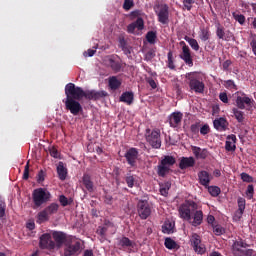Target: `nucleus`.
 <instances>
[{
	"label": "nucleus",
	"mask_w": 256,
	"mask_h": 256,
	"mask_svg": "<svg viewBox=\"0 0 256 256\" xmlns=\"http://www.w3.org/2000/svg\"><path fill=\"white\" fill-rule=\"evenodd\" d=\"M108 62L112 71H115V73H119V71H121V62L115 61L113 58H110Z\"/></svg>",
	"instance_id": "32"
},
{
	"label": "nucleus",
	"mask_w": 256,
	"mask_h": 256,
	"mask_svg": "<svg viewBox=\"0 0 256 256\" xmlns=\"http://www.w3.org/2000/svg\"><path fill=\"white\" fill-rule=\"evenodd\" d=\"M5 209H6L5 203H1L0 204V219H3V217H5Z\"/></svg>",
	"instance_id": "58"
},
{
	"label": "nucleus",
	"mask_w": 256,
	"mask_h": 256,
	"mask_svg": "<svg viewBox=\"0 0 256 256\" xmlns=\"http://www.w3.org/2000/svg\"><path fill=\"white\" fill-rule=\"evenodd\" d=\"M174 229H175V222L166 220L162 225V232L166 233V235H171V233L174 232Z\"/></svg>",
	"instance_id": "26"
},
{
	"label": "nucleus",
	"mask_w": 256,
	"mask_h": 256,
	"mask_svg": "<svg viewBox=\"0 0 256 256\" xmlns=\"http://www.w3.org/2000/svg\"><path fill=\"white\" fill-rule=\"evenodd\" d=\"M108 83L112 91H117V89L121 87V82L119 81V79H117L116 76L110 77Z\"/></svg>",
	"instance_id": "27"
},
{
	"label": "nucleus",
	"mask_w": 256,
	"mask_h": 256,
	"mask_svg": "<svg viewBox=\"0 0 256 256\" xmlns=\"http://www.w3.org/2000/svg\"><path fill=\"white\" fill-rule=\"evenodd\" d=\"M169 125L170 127H179L181 125V121H183V113L181 112H173L169 117H168Z\"/></svg>",
	"instance_id": "15"
},
{
	"label": "nucleus",
	"mask_w": 256,
	"mask_h": 256,
	"mask_svg": "<svg viewBox=\"0 0 256 256\" xmlns=\"http://www.w3.org/2000/svg\"><path fill=\"white\" fill-rule=\"evenodd\" d=\"M251 103H253V100L247 96H238L236 98V105L238 109H245V105H247V107H251Z\"/></svg>",
	"instance_id": "19"
},
{
	"label": "nucleus",
	"mask_w": 256,
	"mask_h": 256,
	"mask_svg": "<svg viewBox=\"0 0 256 256\" xmlns=\"http://www.w3.org/2000/svg\"><path fill=\"white\" fill-rule=\"evenodd\" d=\"M236 21L240 23V25H243L245 23V16L244 15H236L235 16Z\"/></svg>",
	"instance_id": "61"
},
{
	"label": "nucleus",
	"mask_w": 256,
	"mask_h": 256,
	"mask_svg": "<svg viewBox=\"0 0 256 256\" xmlns=\"http://www.w3.org/2000/svg\"><path fill=\"white\" fill-rule=\"evenodd\" d=\"M195 72H190L186 74V79L189 80V88L191 91H195L196 93H205V83L199 80L194 76Z\"/></svg>",
	"instance_id": "7"
},
{
	"label": "nucleus",
	"mask_w": 256,
	"mask_h": 256,
	"mask_svg": "<svg viewBox=\"0 0 256 256\" xmlns=\"http://www.w3.org/2000/svg\"><path fill=\"white\" fill-rule=\"evenodd\" d=\"M41 249H55V242L51 240V234H43L40 237Z\"/></svg>",
	"instance_id": "14"
},
{
	"label": "nucleus",
	"mask_w": 256,
	"mask_h": 256,
	"mask_svg": "<svg viewBox=\"0 0 256 256\" xmlns=\"http://www.w3.org/2000/svg\"><path fill=\"white\" fill-rule=\"evenodd\" d=\"M174 163H176V160L173 156H164V158L161 160V164L166 167H171Z\"/></svg>",
	"instance_id": "33"
},
{
	"label": "nucleus",
	"mask_w": 256,
	"mask_h": 256,
	"mask_svg": "<svg viewBox=\"0 0 256 256\" xmlns=\"http://www.w3.org/2000/svg\"><path fill=\"white\" fill-rule=\"evenodd\" d=\"M164 245H165L166 249H170V250L177 249V247H178L177 242H175V240H173L171 238H166Z\"/></svg>",
	"instance_id": "36"
},
{
	"label": "nucleus",
	"mask_w": 256,
	"mask_h": 256,
	"mask_svg": "<svg viewBox=\"0 0 256 256\" xmlns=\"http://www.w3.org/2000/svg\"><path fill=\"white\" fill-rule=\"evenodd\" d=\"M200 128H201V124L195 123V124H192V125L190 126V131H191L194 135H197V133H199V131H200Z\"/></svg>",
	"instance_id": "48"
},
{
	"label": "nucleus",
	"mask_w": 256,
	"mask_h": 256,
	"mask_svg": "<svg viewBox=\"0 0 256 256\" xmlns=\"http://www.w3.org/2000/svg\"><path fill=\"white\" fill-rule=\"evenodd\" d=\"M253 193H254L253 185H248L247 190H246V195H247L248 199H253Z\"/></svg>",
	"instance_id": "52"
},
{
	"label": "nucleus",
	"mask_w": 256,
	"mask_h": 256,
	"mask_svg": "<svg viewBox=\"0 0 256 256\" xmlns=\"http://www.w3.org/2000/svg\"><path fill=\"white\" fill-rule=\"evenodd\" d=\"M249 245L243 241V239H239L234 241L232 244V253L234 256H253V249H247Z\"/></svg>",
	"instance_id": "3"
},
{
	"label": "nucleus",
	"mask_w": 256,
	"mask_h": 256,
	"mask_svg": "<svg viewBox=\"0 0 256 256\" xmlns=\"http://www.w3.org/2000/svg\"><path fill=\"white\" fill-rule=\"evenodd\" d=\"M145 138L153 149H161V131L159 129H146Z\"/></svg>",
	"instance_id": "6"
},
{
	"label": "nucleus",
	"mask_w": 256,
	"mask_h": 256,
	"mask_svg": "<svg viewBox=\"0 0 256 256\" xmlns=\"http://www.w3.org/2000/svg\"><path fill=\"white\" fill-rule=\"evenodd\" d=\"M169 189H171V182H164L160 184V195L167 197V195H169Z\"/></svg>",
	"instance_id": "30"
},
{
	"label": "nucleus",
	"mask_w": 256,
	"mask_h": 256,
	"mask_svg": "<svg viewBox=\"0 0 256 256\" xmlns=\"http://www.w3.org/2000/svg\"><path fill=\"white\" fill-rule=\"evenodd\" d=\"M156 14L159 23H162V25H167V23H169V6L167 4L159 5Z\"/></svg>",
	"instance_id": "9"
},
{
	"label": "nucleus",
	"mask_w": 256,
	"mask_h": 256,
	"mask_svg": "<svg viewBox=\"0 0 256 256\" xmlns=\"http://www.w3.org/2000/svg\"><path fill=\"white\" fill-rule=\"evenodd\" d=\"M213 231L215 233V235H223L225 233V229H223V227L216 225L213 227Z\"/></svg>",
	"instance_id": "49"
},
{
	"label": "nucleus",
	"mask_w": 256,
	"mask_h": 256,
	"mask_svg": "<svg viewBox=\"0 0 256 256\" xmlns=\"http://www.w3.org/2000/svg\"><path fill=\"white\" fill-rule=\"evenodd\" d=\"M245 198H238V211L235 213V219H241L243 217V213L245 212Z\"/></svg>",
	"instance_id": "23"
},
{
	"label": "nucleus",
	"mask_w": 256,
	"mask_h": 256,
	"mask_svg": "<svg viewBox=\"0 0 256 256\" xmlns=\"http://www.w3.org/2000/svg\"><path fill=\"white\" fill-rule=\"evenodd\" d=\"M184 39L187 41V43H189L190 47L194 51H199V42H197L194 38H190L189 36H185Z\"/></svg>",
	"instance_id": "34"
},
{
	"label": "nucleus",
	"mask_w": 256,
	"mask_h": 256,
	"mask_svg": "<svg viewBox=\"0 0 256 256\" xmlns=\"http://www.w3.org/2000/svg\"><path fill=\"white\" fill-rule=\"evenodd\" d=\"M49 153L51 157H54V159H59V151H57V148L55 147L50 148Z\"/></svg>",
	"instance_id": "53"
},
{
	"label": "nucleus",
	"mask_w": 256,
	"mask_h": 256,
	"mask_svg": "<svg viewBox=\"0 0 256 256\" xmlns=\"http://www.w3.org/2000/svg\"><path fill=\"white\" fill-rule=\"evenodd\" d=\"M58 177L61 181H65L67 179V168L63 162H59L57 166Z\"/></svg>",
	"instance_id": "25"
},
{
	"label": "nucleus",
	"mask_w": 256,
	"mask_h": 256,
	"mask_svg": "<svg viewBox=\"0 0 256 256\" xmlns=\"http://www.w3.org/2000/svg\"><path fill=\"white\" fill-rule=\"evenodd\" d=\"M211 129L209 128V124H204L202 127H200V133L201 135H207Z\"/></svg>",
	"instance_id": "50"
},
{
	"label": "nucleus",
	"mask_w": 256,
	"mask_h": 256,
	"mask_svg": "<svg viewBox=\"0 0 256 256\" xmlns=\"http://www.w3.org/2000/svg\"><path fill=\"white\" fill-rule=\"evenodd\" d=\"M49 213L47 212L46 209L42 210L41 212L38 213L37 216V223H45V221H49Z\"/></svg>",
	"instance_id": "31"
},
{
	"label": "nucleus",
	"mask_w": 256,
	"mask_h": 256,
	"mask_svg": "<svg viewBox=\"0 0 256 256\" xmlns=\"http://www.w3.org/2000/svg\"><path fill=\"white\" fill-rule=\"evenodd\" d=\"M167 58H168V61H167L168 69L175 70V62L173 60V52L172 51L168 52Z\"/></svg>",
	"instance_id": "40"
},
{
	"label": "nucleus",
	"mask_w": 256,
	"mask_h": 256,
	"mask_svg": "<svg viewBox=\"0 0 256 256\" xmlns=\"http://www.w3.org/2000/svg\"><path fill=\"white\" fill-rule=\"evenodd\" d=\"M211 174L209 172L202 170L198 172V181L200 185H203V187H209V184L211 183Z\"/></svg>",
	"instance_id": "16"
},
{
	"label": "nucleus",
	"mask_w": 256,
	"mask_h": 256,
	"mask_svg": "<svg viewBox=\"0 0 256 256\" xmlns=\"http://www.w3.org/2000/svg\"><path fill=\"white\" fill-rule=\"evenodd\" d=\"M52 237L54 239L55 247L60 249V247H63V245H66L67 240H69V237L65 235L63 232H53Z\"/></svg>",
	"instance_id": "13"
},
{
	"label": "nucleus",
	"mask_w": 256,
	"mask_h": 256,
	"mask_svg": "<svg viewBox=\"0 0 256 256\" xmlns=\"http://www.w3.org/2000/svg\"><path fill=\"white\" fill-rule=\"evenodd\" d=\"M199 38L205 42L209 41L211 38V31H209V28H201L199 32Z\"/></svg>",
	"instance_id": "28"
},
{
	"label": "nucleus",
	"mask_w": 256,
	"mask_h": 256,
	"mask_svg": "<svg viewBox=\"0 0 256 256\" xmlns=\"http://www.w3.org/2000/svg\"><path fill=\"white\" fill-rule=\"evenodd\" d=\"M118 245H120V247H133V241H131L129 238L127 237H122L119 240Z\"/></svg>",
	"instance_id": "39"
},
{
	"label": "nucleus",
	"mask_w": 256,
	"mask_h": 256,
	"mask_svg": "<svg viewBox=\"0 0 256 256\" xmlns=\"http://www.w3.org/2000/svg\"><path fill=\"white\" fill-rule=\"evenodd\" d=\"M42 181H45V172L43 170L38 173V183H42Z\"/></svg>",
	"instance_id": "63"
},
{
	"label": "nucleus",
	"mask_w": 256,
	"mask_h": 256,
	"mask_svg": "<svg viewBox=\"0 0 256 256\" xmlns=\"http://www.w3.org/2000/svg\"><path fill=\"white\" fill-rule=\"evenodd\" d=\"M190 242L195 253H198L200 255H203V253H205V245L201 243V236H199L197 233H193L191 235Z\"/></svg>",
	"instance_id": "10"
},
{
	"label": "nucleus",
	"mask_w": 256,
	"mask_h": 256,
	"mask_svg": "<svg viewBox=\"0 0 256 256\" xmlns=\"http://www.w3.org/2000/svg\"><path fill=\"white\" fill-rule=\"evenodd\" d=\"M208 191L212 197H218V195L221 193V188L217 186H210L208 187Z\"/></svg>",
	"instance_id": "43"
},
{
	"label": "nucleus",
	"mask_w": 256,
	"mask_h": 256,
	"mask_svg": "<svg viewBox=\"0 0 256 256\" xmlns=\"http://www.w3.org/2000/svg\"><path fill=\"white\" fill-rule=\"evenodd\" d=\"M82 183L84 187L89 191V193H93V181H91V176L89 174H84L82 178Z\"/></svg>",
	"instance_id": "24"
},
{
	"label": "nucleus",
	"mask_w": 256,
	"mask_h": 256,
	"mask_svg": "<svg viewBox=\"0 0 256 256\" xmlns=\"http://www.w3.org/2000/svg\"><path fill=\"white\" fill-rule=\"evenodd\" d=\"M134 5L135 2H133V0H124L123 9H125V11H129Z\"/></svg>",
	"instance_id": "46"
},
{
	"label": "nucleus",
	"mask_w": 256,
	"mask_h": 256,
	"mask_svg": "<svg viewBox=\"0 0 256 256\" xmlns=\"http://www.w3.org/2000/svg\"><path fill=\"white\" fill-rule=\"evenodd\" d=\"M241 179H242V181H244L246 183H251V181H253V178L249 174H247L245 172H243L241 174Z\"/></svg>",
	"instance_id": "51"
},
{
	"label": "nucleus",
	"mask_w": 256,
	"mask_h": 256,
	"mask_svg": "<svg viewBox=\"0 0 256 256\" xmlns=\"http://www.w3.org/2000/svg\"><path fill=\"white\" fill-rule=\"evenodd\" d=\"M155 57V50H149L146 54H145V60L146 61H151V59H153Z\"/></svg>",
	"instance_id": "55"
},
{
	"label": "nucleus",
	"mask_w": 256,
	"mask_h": 256,
	"mask_svg": "<svg viewBox=\"0 0 256 256\" xmlns=\"http://www.w3.org/2000/svg\"><path fill=\"white\" fill-rule=\"evenodd\" d=\"M134 100L135 94H133V92H123L120 96V101L126 103V105H133Z\"/></svg>",
	"instance_id": "21"
},
{
	"label": "nucleus",
	"mask_w": 256,
	"mask_h": 256,
	"mask_svg": "<svg viewBox=\"0 0 256 256\" xmlns=\"http://www.w3.org/2000/svg\"><path fill=\"white\" fill-rule=\"evenodd\" d=\"M213 125L214 129L217 131H226L229 123L227 122V119L220 117L214 120Z\"/></svg>",
	"instance_id": "18"
},
{
	"label": "nucleus",
	"mask_w": 256,
	"mask_h": 256,
	"mask_svg": "<svg viewBox=\"0 0 256 256\" xmlns=\"http://www.w3.org/2000/svg\"><path fill=\"white\" fill-rule=\"evenodd\" d=\"M146 39L148 43H150L151 45H155V40L157 39V32L149 31L146 34Z\"/></svg>",
	"instance_id": "41"
},
{
	"label": "nucleus",
	"mask_w": 256,
	"mask_h": 256,
	"mask_svg": "<svg viewBox=\"0 0 256 256\" xmlns=\"http://www.w3.org/2000/svg\"><path fill=\"white\" fill-rule=\"evenodd\" d=\"M198 205L192 200H187L178 208L180 219L188 221L193 227H199L203 223V211L197 210Z\"/></svg>",
	"instance_id": "2"
},
{
	"label": "nucleus",
	"mask_w": 256,
	"mask_h": 256,
	"mask_svg": "<svg viewBox=\"0 0 256 256\" xmlns=\"http://www.w3.org/2000/svg\"><path fill=\"white\" fill-rule=\"evenodd\" d=\"M32 199L35 207H41L51 199V193L45 188H37L32 193Z\"/></svg>",
	"instance_id": "4"
},
{
	"label": "nucleus",
	"mask_w": 256,
	"mask_h": 256,
	"mask_svg": "<svg viewBox=\"0 0 256 256\" xmlns=\"http://www.w3.org/2000/svg\"><path fill=\"white\" fill-rule=\"evenodd\" d=\"M195 165L194 157H183L179 163V167L181 169H187L189 167H193Z\"/></svg>",
	"instance_id": "22"
},
{
	"label": "nucleus",
	"mask_w": 256,
	"mask_h": 256,
	"mask_svg": "<svg viewBox=\"0 0 256 256\" xmlns=\"http://www.w3.org/2000/svg\"><path fill=\"white\" fill-rule=\"evenodd\" d=\"M250 47H252V51H253L254 55L256 56V40H252L250 42Z\"/></svg>",
	"instance_id": "64"
},
{
	"label": "nucleus",
	"mask_w": 256,
	"mask_h": 256,
	"mask_svg": "<svg viewBox=\"0 0 256 256\" xmlns=\"http://www.w3.org/2000/svg\"><path fill=\"white\" fill-rule=\"evenodd\" d=\"M124 157L130 167H135L137 163V158L139 157V151L137 150V148H130L129 150H127Z\"/></svg>",
	"instance_id": "12"
},
{
	"label": "nucleus",
	"mask_w": 256,
	"mask_h": 256,
	"mask_svg": "<svg viewBox=\"0 0 256 256\" xmlns=\"http://www.w3.org/2000/svg\"><path fill=\"white\" fill-rule=\"evenodd\" d=\"M23 179L25 181H27V179H29V162H27V164L25 165Z\"/></svg>",
	"instance_id": "57"
},
{
	"label": "nucleus",
	"mask_w": 256,
	"mask_h": 256,
	"mask_svg": "<svg viewBox=\"0 0 256 256\" xmlns=\"http://www.w3.org/2000/svg\"><path fill=\"white\" fill-rule=\"evenodd\" d=\"M193 3H195V0H183V5L187 11H191L193 8Z\"/></svg>",
	"instance_id": "47"
},
{
	"label": "nucleus",
	"mask_w": 256,
	"mask_h": 256,
	"mask_svg": "<svg viewBox=\"0 0 256 256\" xmlns=\"http://www.w3.org/2000/svg\"><path fill=\"white\" fill-rule=\"evenodd\" d=\"M135 29H137V27L135 26L134 22L129 24L127 27L128 33H135Z\"/></svg>",
	"instance_id": "62"
},
{
	"label": "nucleus",
	"mask_w": 256,
	"mask_h": 256,
	"mask_svg": "<svg viewBox=\"0 0 256 256\" xmlns=\"http://www.w3.org/2000/svg\"><path fill=\"white\" fill-rule=\"evenodd\" d=\"M81 253V241L73 236L68 237L65 244L64 255L73 256Z\"/></svg>",
	"instance_id": "5"
},
{
	"label": "nucleus",
	"mask_w": 256,
	"mask_h": 256,
	"mask_svg": "<svg viewBox=\"0 0 256 256\" xmlns=\"http://www.w3.org/2000/svg\"><path fill=\"white\" fill-rule=\"evenodd\" d=\"M224 87H226V89H234V91H237V85H235V81L233 80L224 81Z\"/></svg>",
	"instance_id": "45"
},
{
	"label": "nucleus",
	"mask_w": 256,
	"mask_h": 256,
	"mask_svg": "<svg viewBox=\"0 0 256 256\" xmlns=\"http://www.w3.org/2000/svg\"><path fill=\"white\" fill-rule=\"evenodd\" d=\"M125 181H126L127 186L130 189H133V187H135V183H136L135 176L127 175L126 178H125Z\"/></svg>",
	"instance_id": "42"
},
{
	"label": "nucleus",
	"mask_w": 256,
	"mask_h": 256,
	"mask_svg": "<svg viewBox=\"0 0 256 256\" xmlns=\"http://www.w3.org/2000/svg\"><path fill=\"white\" fill-rule=\"evenodd\" d=\"M192 152L196 159H207V157H209V151L207 149H201L197 146H192Z\"/></svg>",
	"instance_id": "20"
},
{
	"label": "nucleus",
	"mask_w": 256,
	"mask_h": 256,
	"mask_svg": "<svg viewBox=\"0 0 256 256\" xmlns=\"http://www.w3.org/2000/svg\"><path fill=\"white\" fill-rule=\"evenodd\" d=\"M137 211L141 219H147L151 215V205L147 200H139Z\"/></svg>",
	"instance_id": "8"
},
{
	"label": "nucleus",
	"mask_w": 256,
	"mask_h": 256,
	"mask_svg": "<svg viewBox=\"0 0 256 256\" xmlns=\"http://www.w3.org/2000/svg\"><path fill=\"white\" fill-rule=\"evenodd\" d=\"M97 53V50L93 49H88L87 52H84L85 57H93Z\"/></svg>",
	"instance_id": "60"
},
{
	"label": "nucleus",
	"mask_w": 256,
	"mask_h": 256,
	"mask_svg": "<svg viewBox=\"0 0 256 256\" xmlns=\"http://www.w3.org/2000/svg\"><path fill=\"white\" fill-rule=\"evenodd\" d=\"M59 201H60L62 207H67V205H69V200L67 199V197H65V195H61L59 197Z\"/></svg>",
	"instance_id": "56"
},
{
	"label": "nucleus",
	"mask_w": 256,
	"mask_h": 256,
	"mask_svg": "<svg viewBox=\"0 0 256 256\" xmlns=\"http://www.w3.org/2000/svg\"><path fill=\"white\" fill-rule=\"evenodd\" d=\"M45 210L47 211L48 215H55V213L59 211V204L52 203L48 207H46Z\"/></svg>",
	"instance_id": "37"
},
{
	"label": "nucleus",
	"mask_w": 256,
	"mask_h": 256,
	"mask_svg": "<svg viewBox=\"0 0 256 256\" xmlns=\"http://www.w3.org/2000/svg\"><path fill=\"white\" fill-rule=\"evenodd\" d=\"M65 95L66 98L63 100L65 108L67 111H70L72 115H79L83 111V106H81V99H89L97 101L107 97V92L104 90L95 91V90H83V88L76 86L73 83H68L65 86Z\"/></svg>",
	"instance_id": "1"
},
{
	"label": "nucleus",
	"mask_w": 256,
	"mask_h": 256,
	"mask_svg": "<svg viewBox=\"0 0 256 256\" xmlns=\"http://www.w3.org/2000/svg\"><path fill=\"white\" fill-rule=\"evenodd\" d=\"M232 111H233L235 119H237L238 123H243V121L245 120V114L243 113V111H241L237 108H233Z\"/></svg>",
	"instance_id": "35"
},
{
	"label": "nucleus",
	"mask_w": 256,
	"mask_h": 256,
	"mask_svg": "<svg viewBox=\"0 0 256 256\" xmlns=\"http://www.w3.org/2000/svg\"><path fill=\"white\" fill-rule=\"evenodd\" d=\"M98 235L101 237H105V234L107 233V228L106 227H99L97 230Z\"/></svg>",
	"instance_id": "59"
},
{
	"label": "nucleus",
	"mask_w": 256,
	"mask_h": 256,
	"mask_svg": "<svg viewBox=\"0 0 256 256\" xmlns=\"http://www.w3.org/2000/svg\"><path fill=\"white\" fill-rule=\"evenodd\" d=\"M216 36L218 37V39H222V41H229V39L225 35V28H223V26H221V24L217 25Z\"/></svg>",
	"instance_id": "29"
},
{
	"label": "nucleus",
	"mask_w": 256,
	"mask_h": 256,
	"mask_svg": "<svg viewBox=\"0 0 256 256\" xmlns=\"http://www.w3.org/2000/svg\"><path fill=\"white\" fill-rule=\"evenodd\" d=\"M219 99L222 101V103H229V97L227 96L226 92H221L219 94Z\"/></svg>",
	"instance_id": "54"
},
{
	"label": "nucleus",
	"mask_w": 256,
	"mask_h": 256,
	"mask_svg": "<svg viewBox=\"0 0 256 256\" xmlns=\"http://www.w3.org/2000/svg\"><path fill=\"white\" fill-rule=\"evenodd\" d=\"M180 45H183L180 59H183L184 63L188 65V67H193V57H191V49H189V46L185 45V42H180Z\"/></svg>",
	"instance_id": "11"
},
{
	"label": "nucleus",
	"mask_w": 256,
	"mask_h": 256,
	"mask_svg": "<svg viewBox=\"0 0 256 256\" xmlns=\"http://www.w3.org/2000/svg\"><path fill=\"white\" fill-rule=\"evenodd\" d=\"M237 143V136L234 134L228 135L226 137V143H225V149L226 151H235L237 149V146L235 145Z\"/></svg>",
	"instance_id": "17"
},
{
	"label": "nucleus",
	"mask_w": 256,
	"mask_h": 256,
	"mask_svg": "<svg viewBox=\"0 0 256 256\" xmlns=\"http://www.w3.org/2000/svg\"><path fill=\"white\" fill-rule=\"evenodd\" d=\"M157 173H158L159 177H165V175H167V173H169V166H165L160 163L158 165Z\"/></svg>",
	"instance_id": "38"
},
{
	"label": "nucleus",
	"mask_w": 256,
	"mask_h": 256,
	"mask_svg": "<svg viewBox=\"0 0 256 256\" xmlns=\"http://www.w3.org/2000/svg\"><path fill=\"white\" fill-rule=\"evenodd\" d=\"M133 23H134L136 29H138V31H143V29L145 28V22L143 21V18H141V17L137 18V20Z\"/></svg>",
	"instance_id": "44"
}]
</instances>
